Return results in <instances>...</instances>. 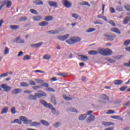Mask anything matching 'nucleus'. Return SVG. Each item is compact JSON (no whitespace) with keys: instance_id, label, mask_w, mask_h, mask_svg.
<instances>
[{"instance_id":"1","label":"nucleus","mask_w":130,"mask_h":130,"mask_svg":"<svg viewBox=\"0 0 130 130\" xmlns=\"http://www.w3.org/2000/svg\"><path fill=\"white\" fill-rule=\"evenodd\" d=\"M38 93H36L35 95L30 94L28 96L29 100H36L38 98H41V97H46L47 94L42 90L38 91Z\"/></svg>"},{"instance_id":"2","label":"nucleus","mask_w":130,"mask_h":130,"mask_svg":"<svg viewBox=\"0 0 130 130\" xmlns=\"http://www.w3.org/2000/svg\"><path fill=\"white\" fill-rule=\"evenodd\" d=\"M82 40L81 38L79 37H72L70 38V39L66 41V42L69 44L70 45H72V44H75V43H77V42H80Z\"/></svg>"},{"instance_id":"3","label":"nucleus","mask_w":130,"mask_h":130,"mask_svg":"<svg viewBox=\"0 0 130 130\" xmlns=\"http://www.w3.org/2000/svg\"><path fill=\"white\" fill-rule=\"evenodd\" d=\"M40 103L42 105H43V106L46 107L47 108H49V109H51V110H52V111H54V110H55V108H53L52 105L50 104H47V103L45 101L41 100Z\"/></svg>"},{"instance_id":"4","label":"nucleus","mask_w":130,"mask_h":130,"mask_svg":"<svg viewBox=\"0 0 130 130\" xmlns=\"http://www.w3.org/2000/svg\"><path fill=\"white\" fill-rule=\"evenodd\" d=\"M62 4L66 8H67L68 9L72 7V3L69 1V0H62Z\"/></svg>"},{"instance_id":"5","label":"nucleus","mask_w":130,"mask_h":130,"mask_svg":"<svg viewBox=\"0 0 130 130\" xmlns=\"http://www.w3.org/2000/svg\"><path fill=\"white\" fill-rule=\"evenodd\" d=\"M19 119L22 121H23V123H25V124H28V123H30V122H32L31 120L27 119V118H26L25 116H20Z\"/></svg>"},{"instance_id":"6","label":"nucleus","mask_w":130,"mask_h":130,"mask_svg":"<svg viewBox=\"0 0 130 130\" xmlns=\"http://www.w3.org/2000/svg\"><path fill=\"white\" fill-rule=\"evenodd\" d=\"M1 88L4 89L5 92H9L12 90V87L8 86L7 84H2L1 85Z\"/></svg>"},{"instance_id":"7","label":"nucleus","mask_w":130,"mask_h":130,"mask_svg":"<svg viewBox=\"0 0 130 130\" xmlns=\"http://www.w3.org/2000/svg\"><path fill=\"white\" fill-rule=\"evenodd\" d=\"M118 4V5H117L116 7V11H118V12H122V11H123V7L121 6V2H119Z\"/></svg>"},{"instance_id":"8","label":"nucleus","mask_w":130,"mask_h":130,"mask_svg":"<svg viewBox=\"0 0 130 130\" xmlns=\"http://www.w3.org/2000/svg\"><path fill=\"white\" fill-rule=\"evenodd\" d=\"M103 37H107V40H110V41H112L114 40V38H116V36L115 34L112 35V36H110L107 35H104Z\"/></svg>"},{"instance_id":"9","label":"nucleus","mask_w":130,"mask_h":130,"mask_svg":"<svg viewBox=\"0 0 130 130\" xmlns=\"http://www.w3.org/2000/svg\"><path fill=\"white\" fill-rule=\"evenodd\" d=\"M112 54V51L108 48L105 49V53L104 56H108Z\"/></svg>"},{"instance_id":"10","label":"nucleus","mask_w":130,"mask_h":130,"mask_svg":"<svg viewBox=\"0 0 130 130\" xmlns=\"http://www.w3.org/2000/svg\"><path fill=\"white\" fill-rule=\"evenodd\" d=\"M70 36V35L67 34L64 36H60L57 37V39H59V40H60L61 41H64L66 39H67V38H69Z\"/></svg>"},{"instance_id":"11","label":"nucleus","mask_w":130,"mask_h":130,"mask_svg":"<svg viewBox=\"0 0 130 130\" xmlns=\"http://www.w3.org/2000/svg\"><path fill=\"white\" fill-rule=\"evenodd\" d=\"M122 83H123V81L121 80H116L114 81V85L116 86H120V85H122Z\"/></svg>"},{"instance_id":"12","label":"nucleus","mask_w":130,"mask_h":130,"mask_svg":"<svg viewBox=\"0 0 130 130\" xmlns=\"http://www.w3.org/2000/svg\"><path fill=\"white\" fill-rule=\"evenodd\" d=\"M21 92H22V89L16 88L12 91V94L13 95H17V94H19V93H21Z\"/></svg>"},{"instance_id":"13","label":"nucleus","mask_w":130,"mask_h":130,"mask_svg":"<svg viewBox=\"0 0 130 130\" xmlns=\"http://www.w3.org/2000/svg\"><path fill=\"white\" fill-rule=\"evenodd\" d=\"M111 31L112 32H114V33H116L117 34H121V32L119 30V29L116 27H113L111 29Z\"/></svg>"},{"instance_id":"14","label":"nucleus","mask_w":130,"mask_h":130,"mask_svg":"<svg viewBox=\"0 0 130 130\" xmlns=\"http://www.w3.org/2000/svg\"><path fill=\"white\" fill-rule=\"evenodd\" d=\"M102 124L105 126H110V125H114V123L111 122H105L103 121L102 122Z\"/></svg>"},{"instance_id":"15","label":"nucleus","mask_w":130,"mask_h":130,"mask_svg":"<svg viewBox=\"0 0 130 130\" xmlns=\"http://www.w3.org/2000/svg\"><path fill=\"white\" fill-rule=\"evenodd\" d=\"M48 4L50 7H54L57 8V3L53 1H49Z\"/></svg>"},{"instance_id":"16","label":"nucleus","mask_w":130,"mask_h":130,"mask_svg":"<svg viewBox=\"0 0 130 130\" xmlns=\"http://www.w3.org/2000/svg\"><path fill=\"white\" fill-rule=\"evenodd\" d=\"M95 120V116L93 115H90L88 118L86 120L87 122H91V121H93Z\"/></svg>"},{"instance_id":"17","label":"nucleus","mask_w":130,"mask_h":130,"mask_svg":"<svg viewBox=\"0 0 130 130\" xmlns=\"http://www.w3.org/2000/svg\"><path fill=\"white\" fill-rule=\"evenodd\" d=\"M98 53H99L100 54H101L102 55L104 56V53L105 52V49L103 48H100L98 49Z\"/></svg>"},{"instance_id":"18","label":"nucleus","mask_w":130,"mask_h":130,"mask_svg":"<svg viewBox=\"0 0 130 130\" xmlns=\"http://www.w3.org/2000/svg\"><path fill=\"white\" fill-rule=\"evenodd\" d=\"M41 123L39 122H30V126H39L40 125Z\"/></svg>"},{"instance_id":"19","label":"nucleus","mask_w":130,"mask_h":130,"mask_svg":"<svg viewBox=\"0 0 130 130\" xmlns=\"http://www.w3.org/2000/svg\"><path fill=\"white\" fill-rule=\"evenodd\" d=\"M111 117L113 119H118V120H121V121L123 120V118H121L120 116L113 115V116H111Z\"/></svg>"},{"instance_id":"20","label":"nucleus","mask_w":130,"mask_h":130,"mask_svg":"<svg viewBox=\"0 0 130 130\" xmlns=\"http://www.w3.org/2000/svg\"><path fill=\"white\" fill-rule=\"evenodd\" d=\"M130 21L129 17H126L123 20V25H126Z\"/></svg>"},{"instance_id":"21","label":"nucleus","mask_w":130,"mask_h":130,"mask_svg":"<svg viewBox=\"0 0 130 130\" xmlns=\"http://www.w3.org/2000/svg\"><path fill=\"white\" fill-rule=\"evenodd\" d=\"M42 44H43V42H40L37 44H32L30 45V46L31 47L38 48V47H40L41 45H42Z\"/></svg>"},{"instance_id":"22","label":"nucleus","mask_w":130,"mask_h":130,"mask_svg":"<svg viewBox=\"0 0 130 130\" xmlns=\"http://www.w3.org/2000/svg\"><path fill=\"white\" fill-rule=\"evenodd\" d=\"M32 19L34 21H41V20L42 19V17L40 16H35L33 17Z\"/></svg>"},{"instance_id":"23","label":"nucleus","mask_w":130,"mask_h":130,"mask_svg":"<svg viewBox=\"0 0 130 130\" xmlns=\"http://www.w3.org/2000/svg\"><path fill=\"white\" fill-rule=\"evenodd\" d=\"M35 5L38 6L39 5H43V2L41 1V0H36L33 2Z\"/></svg>"},{"instance_id":"24","label":"nucleus","mask_w":130,"mask_h":130,"mask_svg":"<svg viewBox=\"0 0 130 130\" xmlns=\"http://www.w3.org/2000/svg\"><path fill=\"white\" fill-rule=\"evenodd\" d=\"M49 23L47 21H43L39 23V26H41V27H45V26H47L48 25Z\"/></svg>"},{"instance_id":"25","label":"nucleus","mask_w":130,"mask_h":130,"mask_svg":"<svg viewBox=\"0 0 130 130\" xmlns=\"http://www.w3.org/2000/svg\"><path fill=\"white\" fill-rule=\"evenodd\" d=\"M16 43H18V44L24 43V42H25V41L23 39H20V37H19L16 39Z\"/></svg>"},{"instance_id":"26","label":"nucleus","mask_w":130,"mask_h":130,"mask_svg":"<svg viewBox=\"0 0 130 130\" xmlns=\"http://www.w3.org/2000/svg\"><path fill=\"white\" fill-rule=\"evenodd\" d=\"M52 20H53V17H52V16H48L44 18L45 21H52Z\"/></svg>"},{"instance_id":"27","label":"nucleus","mask_w":130,"mask_h":130,"mask_svg":"<svg viewBox=\"0 0 130 130\" xmlns=\"http://www.w3.org/2000/svg\"><path fill=\"white\" fill-rule=\"evenodd\" d=\"M80 57H81V60H83V61H86V60H88L89 58H88V56H85V55H80Z\"/></svg>"},{"instance_id":"28","label":"nucleus","mask_w":130,"mask_h":130,"mask_svg":"<svg viewBox=\"0 0 130 130\" xmlns=\"http://www.w3.org/2000/svg\"><path fill=\"white\" fill-rule=\"evenodd\" d=\"M88 54L89 55H96V54H98V52L95 50H91L88 52Z\"/></svg>"},{"instance_id":"29","label":"nucleus","mask_w":130,"mask_h":130,"mask_svg":"<svg viewBox=\"0 0 130 130\" xmlns=\"http://www.w3.org/2000/svg\"><path fill=\"white\" fill-rule=\"evenodd\" d=\"M86 117H87V114H84L79 116V120H84L86 119Z\"/></svg>"},{"instance_id":"30","label":"nucleus","mask_w":130,"mask_h":130,"mask_svg":"<svg viewBox=\"0 0 130 130\" xmlns=\"http://www.w3.org/2000/svg\"><path fill=\"white\" fill-rule=\"evenodd\" d=\"M40 122L41 123H42V124H43V125H45L46 126H48V125H49V123H48L47 121L41 120L40 121Z\"/></svg>"},{"instance_id":"31","label":"nucleus","mask_w":130,"mask_h":130,"mask_svg":"<svg viewBox=\"0 0 130 130\" xmlns=\"http://www.w3.org/2000/svg\"><path fill=\"white\" fill-rule=\"evenodd\" d=\"M43 58L48 60L51 58V56L49 54H46L43 56Z\"/></svg>"},{"instance_id":"32","label":"nucleus","mask_w":130,"mask_h":130,"mask_svg":"<svg viewBox=\"0 0 130 130\" xmlns=\"http://www.w3.org/2000/svg\"><path fill=\"white\" fill-rule=\"evenodd\" d=\"M58 32L59 31L57 30H52L47 31V33H49V34L54 35V34H57Z\"/></svg>"},{"instance_id":"33","label":"nucleus","mask_w":130,"mask_h":130,"mask_svg":"<svg viewBox=\"0 0 130 130\" xmlns=\"http://www.w3.org/2000/svg\"><path fill=\"white\" fill-rule=\"evenodd\" d=\"M57 76H59L60 77H67L68 76V74L64 72L59 73L57 74Z\"/></svg>"},{"instance_id":"34","label":"nucleus","mask_w":130,"mask_h":130,"mask_svg":"<svg viewBox=\"0 0 130 130\" xmlns=\"http://www.w3.org/2000/svg\"><path fill=\"white\" fill-rule=\"evenodd\" d=\"M10 28L12 29V30H17V29H19V25H10Z\"/></svg>"},{"instance_id":"35","label":"nucleus","mask_w":130,"mask_h":130,"mask_svg":"<svg viewBox=\"0 0 130 130\" xmlns=\"http://www.w3.org/2000/svg\"><path fill=\"white\" fill-rule=\"evenodd\" d=\"M9 110V108L8 107H5L2 109V111L1 112L2 114H4V113H7L8 112V110Z\"/></svg>"},{"instance_id":"36","label":"nucleus","mask_w":130,"mask_h":130,"mask_svg":"<svg viewBox=\"0 0 130 130\" xmlns=\"http://www.w3.org/2000/svg\"><path fill=\"white\" fill-rule=\"evenodd\" d=\"M18 123V124H22V122L21 121V120H19V119H16L14 120V121L11 122L12 123Z\"/></svg>"},{"instance_id":"37","label":"nucleus","mask_w":130,"mask_h":130,"mask_svg":"<svg viewBox=\"0 0 130 130\" xmlns=\"http://www.w3.org/2000/svg\"><path fill=\"white\" fill-rule=\"evenodd\" d=\"M6 8H8V9L11 8V6H12V2L10 1H7L6 2Z\"/></svg>"},{"instance_id":"38","label":"nucleus","mask_w":130,"mask_h":130,"mask_svg":"<svg viewBox=\"0 0 130 130\" xmlns=\"http://www.w3.org/2000/svg\"><path fill=\"white\" fill-rule=\"evenodd\" d=\"M9 52H10V49L9 48H8L7 47H6L5 49L4 50V55L9 54Z\"/></svg>"},{"instance_id":"39","label":"nucleus","mask_w":130,"mask_h":130,"mask_svg":"<svg viewBox=\"0 0 130 130\" xmlns=\"http://www.w3.org/2000/svg\"><path fill=\"white\" fill-rule=\"evenodd\" d=\"M46 91L47 92H55V90L53 88L48 87L46 89Z\"/></svg>"},{"instance_id":"40","label":"nucleus","mask_w":130,"mask_h":130,"mask_svg":"<svg viewBox=\"0 0 130 130\" xmlns=\"http://www.w3.org/2000/svg\"><path fill=\"white\" fill-rule=\"evenodd\" d=\"M72 17L73 18H75V19H78V18L80 19H81V17H79V15L76 13L72 14Z\"/></svg>"},{"instance_id":"41","label":"nucleus","mask_w":130,"mask_h":130,"mask_svg":"<svg viewBox=\"0 0 130 130\" xmlns=\"http://www.w3.org/2000/svg\"><path fill=\"white\" fill-rule=\"evenodd\" d=\"M30 57L29 55H25L23 58V60H29L30 59Z\"/></svg>"},{"instance_id":"42","label":"nucleus","mask_w":130,"mask_h":130,"mask_svg":"<svg viewBox=\"0 0 130 130\" xmlns=\"http://www.w3.org/2000/svg\"><path fill=\"white\" fill-rule=\"evenodd\" d=\"M96 29L90 28L86 30L87 33H91V32H93V31H95Z\"/></svg>"},{"instance_id":"43","label":"nucleus","mask_w":130,"mask_h":130,"mask_svg":"<svg viewBox=\"0 0 130 130\" xmlns=\"http://www.w3.org/2000/svg\"><path fill=\"white\" fill-rule=\"evenodd\" d=\"M30 12L31 14H34V15H38V12L35 9H30Z\"/></svg>"},{"instance_id":"44","label":"nucleus","mask_w":130,"mask_h":130,"mask_svg":"<svg viewBox=\"0 0 130 130\" xmlns=\"http://www.w3.org/2000/svg\"><path fill=\"white\" fill-rule=\"evenodd\" d=\"M124 8H125L126 11H127L128 12H130V5H126L124 6Z\"/></svg>"},{"instance_id":"45","label":"nucleus","mask_w":130,"mask_h":130,"mask_svg":"<svg viewBox=\"0 0 130 130\" xmlns=\"http://www.w3.org/2000/svg\"><path fill=\"white\" fill-rule=\"evenodd\" d=\"M51 101L52 103H53V104H54V105H55V104H56V100H55V98L52 97L51 99Z\"/></svg>"},{"instance_id":"46","label":"nucleus","mask_w":130,"mask_h":130,"mask_svg":"<svg viewBox=\"0 0 130 130\" xmlns=\"http://www.w3.org/2000/svg\"><path fill=\"white\" fill-rule=\"evenodd\" d=\"M102 99H104V100H109V98H108L107 95L105 94H102Z\"/></svg>"},{"instance_id":"47","label":"nucleus","mask_w":130,"mask_h":130,"mask_svg":"<svg viewBox=\"0 0 130 130\" xmlns=\"http://www.w3.org/2000/svg\"><path fill=\"white\" fill-rule=\"evenodd\" d=\"M63 98L64 99H65V100H67V101L72 100V98L67 96V95H66V94H64V95H63Z\"/></svg>"},{"instance_id":"48","label":"nucleus","mask_w":130,"mask_h":130,"mask_svg":"<svg viewBox=\"0 0 130 130\" xmlns=\"http://www.w3.org/2000/svg\"><path fill=\"white\" fill-rule=\"evenodd\" d=\"M129 44H130V40H126L123 44L124 46H127Z\"/></svg>"},{"instance_id":"49","label":"nucleus","mask_w":130,"mask_h":130,"mask_svg":"<svg viewBox=\"0 0 130 130\" xmlns=\"http://www.w3.org/2000/svg\"><path fill=\"white\" fill-rule=\"evenodd\" d=\"M20 86H21V87H28V83L26 82H21L20 83Z\"/></svg>"},{"instance_id":"50","label":"nucleus","mask_w":130,"mask_h":130,"mask_svg":"<svg viewBox=\"0 0 130 130\" xmlns=\"http://www.w3.org/2000/svg\"><path fill=\"white\" fill-rule=\"evenodd\" d=\"M127 88V86H122L119 88L120 91H125Z\"/></svg>"},{"instance_id":"51","label":"nucleus","mask_w":130,"mask_h":130,"mask_svg":"<svg viewBox=\"0 0 130 130\" xmlns=\"http://www.w3.org/2000/svg\"><path fill=\"white\" fill-rule=\"evenodd\" d=\"M108 23H109V24H110V25H112V26H113V27H115L116 25H115V23L114 22V21H113V20H110Z\"/></svg>"},{"instance_id":"52","label":"nucleus","mask_w":130,"mask_h":130,"mask_svg":"<svg viewBox=\"0 0 130 130\" xmlns=\"http://www.w3.org/2000/svg\"><path fill=\"white\" fill-rule=\"evenodd\" d=\"M82 6H87V7H90V4L87 2H83L82 3Z\"/></svg>"},{"instance_id":"53","label":"nucleus","mask_w":130,"mask_h":130,"mask_svg":"<svg viewBox=\"0 0 130 130\" xmlns=\"http://www.w3.org/2000/svg\"><path fill=\"white\" fill-rule=\"evenodd\" d=\"M2 3L3 4L0 6V11L2 10V9H3V7H5V6H6V1H3Z\"/></svg>"},{"instance_id":"54","label":"nucleus","mask_w":130,"mask_h":130,"mask_svg":"<svg viewBox=\"0 0 130 130\" xmlns=\"http://www.w3.org/2000/svg\"><path fill=\"white\" fill-rule=\"evenodd\" d=\"M20 21H21L22 22L24 21H26L27 20V17H21L19 18Z\"/></svg>"},{"instance_id":"55","label":"nucleus","mask_w":130,"mask_h":130,"mask_svg":"<svg viewBox=\"0 0 130 130\" xmlns=\"http://www.w3.org/2000/svg\"><path fill=\"white\" fill-rule=\"evenodd\" d=\"M113 113H114V111L112 110H109L107 112V114H113Z\"/></svg>"},{"instance_id":"56","label":"nucleus","mask_w":130,"mask_h":130,"mask_svg":"<svg viewBox=\"0 0 130 130\" xmlns=\"http://www.w3.org/2000/svg\"><path fill=\"white\" fill-rule=\"evenodd\" d=\"M110 12L112 14H114V13H115V9L112 7H111L110 8Z\"/></svg>"},{"instance_id":"57","label":"nucleus","mask_w":130,"mask_h":130,"mask_svg":"<svg viewBox=\"0 0 130 130\" xmlns=\"http://www.w3.org/2000/svg\"><path fill=\"white\" fill-rule=\"evenodd\" d=\"M11 113H12L13 114H15V113H16V108L13 107V108L11 109Z\"/></svg>"},{"instance_id":"58","label":"nucleus","mask_w":130,"mask_h":130,"mask_svg":"<svg viewBox=\"0 0 130 130\" xmlns=\"http://www.w3.org/2000/svg\"><path fill=\"white\" fill-rule=\"evenodd\" d=\"M69 110L70 111H71V112H76V113L78 112V111H77L76 109L74 108H71Z\"/></svg>"},{"instance_id":"59","label":"nucleus","mask_w":130,"mask_h":130,"mask_svg":"<svg viewBox=\"0 0 130 130\" xmlns=\"http://www.w3.org/2000/svg\"><path fill=\"white\" fill-rule=\"evenodd\" d=\"M32 89L34 90H37V89H41V86H35L32 87Z\"/></svg>"},{"instance_id":"60","label":"nucleus","mask_w":130,"mask_h":130,"mask_svg":"<svg viewBox=\"0 0 130 130\" xmlns=\"http://www.w3.org/2000/svg\"><path fill=\"white\" fill-rule=\"evenodd\" d=\"M107 61H109V62H111V63H113V62H115V61H114V60L111 59V58H108L107 59Z\"/></svg>"},{"instance_id":"61","label":"nucleus","mask_w":130,"mask_h":130,"mask_svg":"<svg viewBox=\"0 0 130 130\" xmlns=\"http://www.w3.org/2000/svg\"><path fill=\"white\" fill-rule=\"evenodd\" d=\"M42 86L43 87H46V88H48V86H49V84L47 83H44L42 84Z\"/></svg>"},{"instance_id":"62","label":"nucleus","mask_w":130,"mask_h":130,"mask_svg":"<svg viewBox=\"0 0 130 130\" xmlns=\"http://www.w3.org/2000/svg\"><path fill=\"white\" fill-rule=\"evenodd\" d=\"M59 125H60V123H59V122H57L53 125L54 127H58V126H59Z\"/></svg>"},{"instance_id":"63","label":"nucleus","mask_w":130,"mask_h":130,"mask_svg":"<svg viewBox=\"0 0 130 130\" xmlns=\"http://www.w3.org/2000/svg\"><path fill=\"white\" fill-rule=\"evenodd\" d=\"M123 66H124L125 67H128V68H130V60L128 63H124L123 64Z\"/></svg>"},{"instance_id":"64","label":"nucleus","mask_w":130,"mask_h":130,"mask_svg":"<svg viewBox=\"0 0 130 130\" xmlns=\"http://www.w3.org/2000/svg\"><path fill=\"white\" fill-rule=\"evenodd\" d=\"M8 73H4L0 75V78H3V77H8Z\"/></svg>"}]
</instances>
